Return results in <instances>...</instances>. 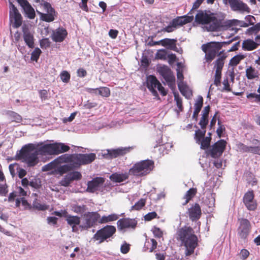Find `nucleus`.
<instances>
[{
  "mask_svg": "<svg viewBox=\"0 0 260 260\" xmlns=\"http://www.w3.org/2000/svg\"><path fill=\"white\" fill-rule=\"evenodd\" d=\"M161 46L167 47L168 49L174 51L179 52L176 46L177 39L166 38L160 40Z\"/></svg>",
  "mask_w": 260,
  "mask_h": 260,
  "instance_id": "27",
  "label": "nucleus"
},
{
  "mask_svg": "<svg viewBox=\"0 0 260 260\" xmlns=\"http://www.w3.org/2000/svg\"><path fill=\"white\" fill-rule=\"evenodd\" d=\"M197 192L196 188H190L185 193L183 199L184 201L182 203L183 206L187 205L189 202L196 196Z\"/></svg>",
  "mask_w": 260,
  "mask_h": 260,
  "instance_id": "33",
  "label": "nucleus"
},
{
  "mask_svg": "<svg viewBox=\"0 0 260 260\" xmlns=\"http://www.w3.org/2000/svg\"><path fill=\"white\" fill-rule=\"evenodd\" d=\"M50 46V42L48 38H45L40 41V46L41 48H48Z\"/></svg>",
  "mask_w": 260,
  "mask_h": 260,
  "instance_id": "64",
  "label": "nucleus"
},
{
  "mask_svg": "<svg viewBox=\"0 0 260 260\" xmlns=\"http://www.w3.org/2000/svg\"><path fill=\"white\" fill-rule=\"evenodd\" d=\"M119 218V215L116 214H111L108 216H103L99 221V223H105L111 221H113L117 220Z\"/></svg>",
  "mask_w": 260,
  "mask_h": 260,
  "instance_id": "38",
  "label": "nucleus"
},
{
  "mask_svg": "<svg viewBox=\"0 0 260 260\" xmlns=\"http://www.w3.org/2000/svg\"><path fill=\"white\" fill-rule=\"evenodd\" d=\"M225 16L223 14H221L220 21L221 24L219 25V29L222 28L224 29H228L233 26H237L239 25L240 21L236 19L225 20Z\"/></svg>",
  "mask_w": 260,
  "mask_h": 260,
  "instance_id": "25",
  "label": "nucleus"
},
{
  "mask_svg": "<svg viewBox=\"0 0 260 260\" xmlns=\"http://www.w3.org/2000/svg\"><path fill=\"white\" fill-rule=\"evenodd\" d=\"M187 213L191 221H194L199 220L202 215V210L200 205L198 203L192 205L188 209Z\"/></svg>",
  "mask_w": 260,
  "mask_h": 260,
  "instance_id": "20",
  "label": "nucleus"
},
{
  "mask_svg": "<svg viewBox=\"0 0 260 260\" xmlns=\"http://www.w3.org/2000/svg\"><path fill=\"white\" fill-rule=\"evenodd\" d=\"M157 214L155 212L148 213L144 216V219L146 221H150L156 217Z\"/></svg>",
  "mask_w": 260,
  "mask_h": 260,
  "instance_id": "62",
  "label": "nucleus"
},
{
  "mask_svg": "<svg viewBox=\"0 0 260 260\" xmlns=\"http://www.w3.org/2000/svg\"><path fill=\"white\" fill-rule=\"evenodd\" d=\"M39 153L37 151L32 153H27L26 151L20 152L19 157L22 161L26 163L28 167H32L37 165L39 162Z\"/></svg>",
  "mask_w": 260,
  "mask_h": 260,
  "instance_id": "12",
  "label": "nucleus"
},
{
  "mask_svg": "<svg viewBox=\"0 0 260 260\" xmlns=\"http://www.w3.org/2000/svg\"><path fill=\"white\" fill-rule=\"evenodd\" d=\"M178 89L181 93L187 99H189L192 95L191 90L188 86L183 82H179L178 84Z\"/></svg>",
  "mask_w": 260,
  "mask_h": 260,
  "instance_id": "30",
  "label": "nucleus"
},
{
  "mask_svg": "<svg viewBox=\"0 0 260 260\" xmlns=\"http://www.w3.org/2000/svg\"><path fill=\"white\" fill-rule=\"evenodd\" d=\"M83 217V223L80 227L84 230L92 228L101 219L100 214L98 212H88L84 214Z\"/></svg>",
  "mask_w": 260,
  "mask_h": 260,
  "instance_id": "8",
  "label": "nucleus"
},
{
  "mask_svg": "<svg viewBox=\"0 0 260 260\" xmlns=\"http://www.w3.org/2000/svg\"><path fill=\"white\" fill-rule=\"evenodd\" d=\"M203 105V98L202 96L198 97V100L194 104V110L200 111Z\"/></svg>",
  "mask_w": 260,
  "mask_h": 260,
  "instance_id": "55",
  "label": "nucleus"
},
{
  "mask_svg": "<svg viewBox=\"0 0 260 260\" xmlns=\"http://www.w3.org/2000/svg\"><path fill=\"white\" fill-rule=\"evenodd\" d=\"M154 167V161L150 159L141 160L135 164L129 170L130 175L141 177L149 174Z\"/></svg>",
  "mask_w": 260,
  "mask_h": 260,
  "instance_id": "3",
  "label": "nucleus"
},
{
  "mask_svg": "<svg viewBox=\"0 0 260 260\" xmlns=\"http://www.w3.org/2000/svg\"><path fill=\"white\" fill-rule=\"evenodd\" d=\"M246 77L248 80L257 79L259 77V73L257 70L252 66L248 67L245 71Z\"/></svg>",
  "mask_w": 260,
  "mask_h": 260,
  "instance_id": "32",
  "label": "nucleus"
},
{
  "mask_svg": "<svg viewBox=\"0 0 260 260\" xmlns=\"http://www.w3.org/2000/svg\"><path fill=\"white\" fill-rule=\"evenodd\" d=\"M22 32L25 43L29 48H33L34 47V38L33 35L31 34L28 28L25 26L22 27Z\"/></svg>",
  "mask_w": 260,
  "mask_h": 260,
  "instance_id": "24",
  "label": "nucleus"
},
{
  "mask_svg": "<svg viewBox=\"0 0 260 260\" xmlns=\"http://www.w3.org/2000/svg\"><path fill=\"white\" fill-rule=\"evenodd\" d=\"M174 100L176 103L177 107L178 108L177 112H182L183 111V106L182 104V99L180 96L179 93L176 92L173 93Z\"/></svg>",
  "mask_w": 260,
  "mask_h": 260,
  "instance_id": "43",
  "label": "nucleus"
},
{
  "mask_svg": "<svg viewBox=\"0 0 260 260\" xmlns=\"http://www.w3.org/2000/svg\"><path fill=\"white\" fill-rule=\"evenodd\" d=\"M55 155L68 151L70 148L69 146L62 143H54Z\"/></svg>",
  "mask_w": 260,
  "mask_h": 260,
  "instance_id": "34",
  "label": "nucleus"
},
{
  "mask_svg": "<svg viewBox=\"0 0 260 260\" xmlns=\"http://www.w3.org/2000/svg\"><path fill=\"white\" fill-rule=\"evenodd\" d=\"M105 181V178L103 177H97L93 178L92 180L88 182L87 191L90 193L94 192L103 185Z\"/></svg>",
  "mask_w": 260,
  "mask_h": 260,
  "instance_id": "17",
  "label": "nucleus"
},
{
  "mask_svg": "<svg viewBox=\"0 0 260 260\" xmlns=\"http://www.w3.org/2000/svg\"><path fill=\"white\" fill-rule=\"evenodd\" d=\"M10 11L9 19L10 22L11 23L13 28H19L22 23V17L19 13L17 8L13 4L12 2H10Z\"/></svg>",
  "mask_w": 260,
  "mask_h": 260,
  "instance_id": "9",
  "label": "nucleus"
},
{
  "mask_svg": "<svg viewBox=\"0 0 260 260\" xmlns=\"http://www.w3.org/2000/svg\"><path fill=\"white\" fill-rule=\"evenodd\" d=\"M76 165L80 166L89 164L93 162L96 158V155L94 153L76 154Z\"/></svg>",
  "mask_w": 260,
  "mask_h": 260,
  "instance_id": "15",
  "label": "nucleus"
},
{
  "mask_svg": "<svg viewBox=\"0 0 260 260\" xmlns=\"http://www.w3.org/2000/svg\"><path fill=\"white\" fill-rule=\"evenodd\" d=\"M58 165V164H57V162L55 159L52 161L50 162V163L45 165L43 167L42 170L44 171H50L52 169L56 168Z\"/></svg>",
  "mask_w": 260,
  "mask_h": 260,
  "instance_id": "46",
  "label": "nucleus"
},
{
  "mask_svg": "<svg viewBox=\"0 0 260 260\" xmlns=\"http://www.w3.org/2000/svg\"><path fill=\"white\" fill-rule=\"evenodd\" d=\"M249 252L246 249H243L240 252V257L242 260H245L249 255Z\"/></svg>",
  "mask_w": 260,
  "mask_h": 260,
  "instance_id": "63",
  "label": "nucleus"
},
{
  "mask_svg": "<svg viewBox=\"0 0 260 260\" xmlns=\"http://www.w3.org/2000/svg\"><path fill=\"white\" fill-rule=\"evenodd\" d=\"M138 224V221L134 218H123L117 222L118 230L125 231L127 230H135Z\"/></svg>",
  "mask_w": 260,
  "mask_h": 260,
  "instance_id": "13",
  "label": "nucleus"
},
{
  "mask_svg": "<svg viewBox=\"0 0 260 260\" xmlns=\"http://www.w3.org/2000/svg\"><path fill=\"white\" fill-rule=\"evenodd\" d=\"M206 132V130L204 129L203 131L198 129L196 131L194 138L197 144H199L201 142V140L205 137Z\"/></svg>",
  "mask_w": 260,
  "mask_h": 260,
  "instance_id": "44",
  "label": "nucleus"
},
{
  "mask_svg": "<svg viewBox=\"0 0 260 260\" xmlns=\"http://www.w3.org/2000/svg\"><path fill=\"white\" fill-rule=\"evenodd\" d=\"M176 238L180 242L181 246L185 247L186 256H190L194 253L198 245V238L191 227L184 226L178 229L176 233Z\"/></svg>",
  "mask_w": 260,
  "mask_h": 260,
  "instance_id": "1",
  "label": "nucleus"
},
{
  "mask_svg": "<svg viewBox=\"0 0 260 260\" xmlns=\"http://www.w3.org/2000/svg\"><path fill=\"white\" fill-rule=\"evenodd\" d=\"M193 20V15H184L182 16H178L173 19L172 21V24L175 26V27L182 26L186 24L191 22Z\"/></svg>",
  "mask_w": 260,
  "mask_h": 260,
  "instance_id": "22",
  "label": "nucleus"
},
{
  "mask_svg": "<svg viewBox=\"0 0 260 260\" xmlns=\"http://www.w3.org/2000/svg\"><path fill=\"white\" fill-rule=\"evenodd\" d=\"M129 175L128 172L124 173H114L110 176V179L113 182L120 183L127 180Z\"/></svg>",
  "mask_w": 260,
  "mask_h": 260,
  "instance_id": "28",
  "label": "nucleus"
},
{
  "mask_svg": "<svg viewBox=\"0 0 260 260\" xmlns=\"http://www.w3.org/2000/svg\"><path fill=\"white\" fill-rule=\"evenodd\" d=\"M238 220L239 222L237 229L238 235L241 239L245 241L250 232V222L248 219L244 218H238Z\"/></svg>",
  "mask_w": 260,
  "mask_h": 260,
  "instance_id": "11",
  "label": "nucleus"
},
{
  "mask_svg": "<svg viewBox=\"0 0 260 260\" xmlns=\"http://www.w3.org/2000/svg\"><path fill=\"white\" fill-rule=\"evenodd\" d=\"M208 123V117L202 116L200 121L199 122V124L200 125L202 129H204L206 128L207 125Z\"/></svg>",
  "mask_w": 260,
  "mask_h": 260,
  "instance_id": "58",
  "label": "nucleus"
},
{
  "mask_svg": "<svg viewBox=\"0 0 260 260\" xmlns=\"http://www.w3.org/2000/svg\"><path fill=\"white\" fill-rule=\"evenodd\" d=\"M258 46H259V43L250 39L244 40L242 44V49L247 51L254 50L256 49Z\"/></svg>",
  "mask_w": 260,
  "mask_h": 260,
  "instance_id": "26",
  "label": "nucleus"
},
{
  "mask_svg": "<svg viewBox=\"0 0 260 260\" xmlns=\"http://www.w3.org/2000/svg\"><path fill=\"white\" fill-rule=\"evenodd\" d=\"M68 35L67 31L63 27H59L53 31L51 38L55 42H61Z\"/></svg>",
  "mask_w": 260,
  "mask_h": 260,
  "instance_id": "23",
  "label": "nucleus"
},
{
  "mask_svg": "<svg viewBox=\"0 0 260 260\" xmlns=\"http://www.w3.org/2000/svg\"><path fill=\"white\" fill-rule=\"evenodd\" d=\"M151 231L154 236L156 238H160L163 236L162 231L160 230V228L157 226H153Z\"/></svg>",
  "mask_w": 260,
  "mask_h": 260,
  "instance_id": "56",
  "label": "nucleus"
},
{
  "mask_svg": "<svg viewBox=\"0 0 260 260\" xmlns=\"http://www.w3.org/2000/svg\"><path fill=\"white\" fill-rule=\"evenodd\" d=\"M222 84L224 85L223 89L221 90V91H225L226 92H230L232 91V89L230 87V84L229 83V79L228 77L224 79Z\"/></svg>",
  "mask_w": 260,
  "mask_h": 260,
  "instance_id": "59",
  "label": "nucleus"
},
{
  "mask_svg": "<svg viewBox=\"0 0 260 260\" xmlns=\"http://www.w3.org/2000/svg\"><path fill=\"white\" fill-rule=\"evenodd\" d=\"M42 53L41 50L39 48H36L31 54L30 59L32 61H37Z\"/></svg>",
  "mask_w": 260,
  "mask_h": 260,
  "instance_id": "48",
  "label": "nucleus"
},
{
  "mask_svg": "<svg viewBox=\"0 0 260 260\" xmlns=\"http://www.w3.org/2000/svg\"><path fill=\"white\" fill-rule=\"evenodd\" d=\"M41 144H39V143L37 144H32L30 143L27 145H26L24 147H23L20 152H24L26 151L27 153H32L31 151L34 150L38 151L39 146H40Z\"/></svg>",
  "mask_w": 260,
  "mask_h": 260,
  "instance_id": "39",
  "label": "nucleus"
},
{
  "mask_svg": "<svg viewBox=\"0 0 260 260\" xmlns=\"http://www.w3.org/2000/svg\"><path fill=\"white\" fill-rule=\"evenodd\" d=\"M211 141V137L210 136H207L201 140V142L199 144H200V148L202 150H207L210 148V143Z\"/></svg>",
  "mask_w": 260,
  "mask_h": 260,
  "instance_id": "41",
  "label": "nucleus"
},
{
  "mask_svg": "<svg viewBox=\"0 0 260 260\" xmlns=\"http://www.w3.org/2000/svg\"><path fill=\"white\" fill-rule=\"evenodd\" d=\"M6 115L11 122L20 123L22 121L21 116L14 111H8L6 112Z\"/></svg>",
  "mask_w": 260,
  "mask_h": 260,
  "instance_id": "37",
  "label": "nucleus"
},
{
  "mask_svg": "<svg viewBox=\"0 0 260 260\" xmlns=\"http://www.w3.org/2000/svg\"><path fill=\"white\" fill-rule=\"evenodd\" d=\"M226 142L220 139L213 144L207 151V154L214 158L220 157L225 149Z\"/></svg>",
  "mask_w": 260,
  "mask_h": 260,
  "instance_id": "7",
  "label": "nucleus"
},
{
  "mask_svg": "<svg viewBox=\"0 0 260 260\" xmlns=\"http://www.w3.org/2000/svg\"><path fill=\"white\" fill-rule=\"evenodd\" d=\"M22 8L26 16L29 19H34L36 16L34 9L27 0H16Z\"/></svg>",
  "mask_w": 260,
  "mask_h": 260,
  "instance_id": "18",
  "label": "nucleus"
},
{
  "mask_svg": "<svg viewBox=\"0 0 260 260\" xmlns=\"http://www.w3.org/2000/svg\"><path fill=\"white\" fill-rule=\"evenodd\" d=\"M218 127L216 130L217 134L219 138H220L222 136V134L225 131V127L223 125L221 124V122L219 120L218 121Z\"/></svg>",
  "mask_w": 260,
  "mask_h": 260,
  "instance_id": "61",
  "label": "nucleus"
},
{
  "mask_svg": "<svg viewBox=\"0 0 260 260\" xmlns=\"http://www.w3.org/2000/svg\"><path fill=\"white\" fill-rule=\"evenodd\" d=\"M85 210V205H74L73 206V211L76 213H81Z\"/></svg>",
  "mask_w": 260,
  "mask_h": 260,
  "instance_id": "60",
  "label": "nucleus"
},
{
  "mask_svg": "<svg viewBox=\"0 0 260 260\" xmlns=\"http://www.w3.org/2000/svg\"><path fill=\"white\" fill-rule=\"evenodd\" d=\"M73 169H74V167L72 165H64L57 167L56 172L57 173H58L60 175H62L63 174H65V173L73 170Z\"/></svg>",
  "mask_w": 260,
  "mask_h": 260,
  "instance_id": "40",
  "label": "nucleus"
},
{
  "mask_svg": "<svg viewBox=\"0 0 260 260\" xmlns=\"http://www.w3.org/2000/svg\"><path fill=\"white\" fill-rule=\"evenodd\" d=\"M157 242L154 239H150L147 240L144 245L145 251L148 250L150 252L153 251L157 247Z\"/></svg>",
  "mask_w": 260,
  "mask_h": 260,
  "instance_id": "36",
  "label": "nucleus"
},
{
  "mask_svg": "<svg viewBox=\"0 0 260 260\" xmlns=\"http://www.w3.org/2000/svg\"><path fill=\"white\" fill-rule=\"evenodd\" d=\"M223 51H220L218 54L219 57L215 61L214 68H215V73L214 79V84L216 86H219L221 84V71L223 69L224 60L227 56L223 54Z\"/></svg>",
  "mask_w": 260,
  "mask_h": 260,
  "instance_id": "5",
  "label": "nucleus"
},
{
  "mask_svg": "<svg viewBox=\"0 0 260 260\" xmlns=\"http://www.w3.org/2000/svg\"><path fill=\"white\" fill-rule=\"evenodd\" d=\"M33 207L39 211H44L48 209V206L45 204H42L37 200L34 201L32 203Z\"/></svg>",
  "mask_w": 260,
  "mask_h": 260,
  "instance_id": "47",
  "label": "nucleus"
},
{
  "mask_svg": "<svg viewBox=\"0 0 260 260\" xmlns=\"http://www.w3.org/2000/svg\"><path fill=\"white\" fill-rule=\"evenodd\" d=\"M147 87L148 89L155 88L160 82L155 76L150 75L147 79Z\"/></svg>",
  "mask_w": 260,
  "mask_h": 260,
  "instance_id": "35",
  "label": "nucleus"
},
{
  "mask_svg": "<svg viewBox=\"0 0 260 260\" xmlns=\"http://www.w3.org/2000/svg\"><path fill=\"white\" fill-rule=\"evenodd\" d=\"M157 59L165 60L167 58V51L165 49H160L157 51L155 55Z\"/></svg>",
  "mask_w": 260,
  "mask_h": 260,
  "instance_id": "52",
  "label": "nucleus"
},
{
  "mask_svg": "<svg viewBox=\"0 0 260 260\" xmlns=\"http://www.w3.org/2000/svg\"><path fill=\"white\" fill-rule=\"evenodd\" d=\"M146 204V200L144 199H141L139 201L135 203L134 205L132 207V210H139L141 209Z\"/></svg>",
  "mask_w": 260,
  "mask_h": 260,
  "instance_id": "45",
  "label": "nucleus"
},
{
  "mask_svg": "<svg viewBox=\"0 0 260 260\" xmlns=\"http://www.w3.org/2000/svg\"><path fill=\"white\" fill-rule=\"evenodd\" d=\"M260 31V23H256L255 25L252 27H249L247 29V33L249 35H252L253 34H257Z\"/></svg>",
  "mask_w": 260,
  "mask_h": 260,
  "instance_id": "49",
  "label": "nucleus"
},
{
  "mask_svg": "<svg viewBox=\"0 0 260 260\" xmlns=\"http://www.w3.org/2000/svg\"><path fill=\"white\" fill-rule=\"evenodd\" d=\"M131 245L127 243L126 241H124L120 247V252L122 254H127L130 250Z\"/></svg>",
  "mask_w": 260,
  "mask_h": 260,
  "instance_id": "54",
  "label": "nucleus"
},
{
  "mask_svg": "<svg viewBox=\"0 0 260 260\" xmlns=\"http://www.w3.org/2000/svg\"><path fill=\"white\" fill-rule=\"evenodd\" d=\"M221 14L214 13L209 10H199L195 16V21L199 24H210L209 30L216 31L219 29Z\"/></svg>",
  "mask_w": 260,
  "mask_h": 260,
  "instance_id": "2",
  "label": "nucleus"
},
{
  "mask_svg": "<svg viewBox=\"0 0 260 260\" xmlns=\"http://www.w3.org/2000/svg\"><path fill=\"white\" fill-rule=\"evenodd\" d=\"M76 154H64L59 156L56 159L57 164L73 162L76 165Z\"/></svg>",
  "mask_w": 260,
  "mask_h": 260,
  "instance_id": "29",
  "label": "nucleus"
},
{
  "mask_svg": "<svg viewBox=\"0 0 260 260\" xmlns=\"http://www.w3.org/2000/svg\"><path fill=\"white\" fill-rule=\"evenodd\" d=\"M243 58V57L241 55H236L231 58L229 64L231 66H236Z\"/></svg>",
  "mask_w": 260,
  "mask_h": 260,
  "instance_id": "51",
  "label": "nucleus"
},
{
  "mask_svg": "<svg viewBox=\"0 0 260 260\" xmlns=\"http://www.w3.org/2000/svg\"><path fill=\"white\" fill-rule=\"evenodd\" d=\"M72 182V181L70 177L69 176V175L67 174L60 181V184L61 186L67 187V186H69Z\"/></svg>",
  "mask_w": 260,
  "mask_h": 260,
  "instance_id": "57",
  "label": "nucleus"
},
{
  "mask_svg": "<svg viewBox=\"0 0 260 260\" xmlns=\"http://www.w3.org/2000/svg\"><path fill=\"white\" fill-rule=\"evenodd\" d=\"M39 144H41V145L39 146L38 151H37L39 154L41 155H55L54 143L44 144L43 142H40Z\"/></svg>",
  "mask_w": 260,
  "mask_h": 260,
  "instance_id": "19",
  "label": "nucleus"
},
{
  "mask_svg": "<svg viewBox=\"0 0 260 260\" xmlns=\"http://www.w3.org/2000/svg\"><path fill=\"white\" fill-rule=\"evenodd\" d=\"M243 202L247 210L254 211L257 208V202L254 200V193L253 190H248L243 196Z\"/></svg>",
  "mask_w": 260,
  "mask_h": 260,
  "instance_id": "14",
  "label": "nucleus"
},
{
  "mask_svg": "<svg viewBox=\"0 0 260 260\" xmlns=\"http://www.w3.org/2000/svg\"><path fill=\"white\" fill-rule=\"evenodd\" d=\"M107 153L104 155L106 158L113 159L125 155L129 151L127 148H119L116 149L107 150Z\"/></svg>",
  "mask_w": 260,
  "mask_h": 260,
  "instance_id": "21",
  "label": "nucleus"
},
{
  "mask_svg": "<svg viewBox=\"0 0 260 260\" xmlns=\"http://www.w3.org/2000/svg\"><path fill=\"white\" fill-rule=\"evenodd\" d=\"M116 231V229L114 226L107 225L98 230L94 235L93 239L99 241V243H101L108 238L111 237L115 233Z\"/></svg>",
  "mask_w": 260,
  "mask_h": 260,
  "instance_id": "6",
  "label": "nucleus"
},
{
  "mask_svg": "<svg viewBox=\"0 0 260 260\" xmlns=\"http://www.w3.org/2000/svg\"><path fill=\"white\" fill-rule=\"evenodd\" d=\"M41 5L43 7L47 13H40L41 18L43 21L50 22L54 20L57 13L51 5L44 0H41Z\"/></svg>",
  "mask_w": 260,
  "mask_h": 260,
  "instance_id": "10",
  "label": "nucleus"
},
{
  "mask_svg": "<svg viewBox=\"0 0 260 260\" xmlns=\"http://www.w3.org/2000/svg\"><path fill=\"white\" fill-rule=\"evenodd\" d=\"M88 91L90 93H94L103 97H109L110 95V89L107 87H101L95 89L89 88Z\"/></svg>",
  "mask_w": 260,
  "mask_h": 260,
  "instance_id": "31",
  "label": "nucleus"
},
{
  "mask_svg": "<svg viewBox=\"0 0 260 260\" xmlns=\"http://www.w3.org/2000/svg\"><path fill=\"white\" fill-rule=\"evenodd\" d=\"M60 77L63 82L67 83L70 81L71 75L68 71H63L61 72Z\"/></svg>",
  "mask_w": 260,
  "mask_h": 260,
  "instance_id": "50",
  "label": "nucleus"
},
{
  "mask_svg": "<svg viewBox=\"0 0 260 260\" xmlns=\"http://www.w3.org/2000/svg\"><path fill=\"white\" fill-rule=\"evenodd\" d=\"M67 223L71 225H79L80 223V218L78 216L70 215L66 219Z\"/></svg>",
  "mask_w": 260,
  "mask_h": 260,
  "instance_id": "42",
  "label": "nucleus"
},
{
  "mask_svg": "<svg viewBox=\"0 0 260 260\" xmlns=\"http://www.w3.org/2000/svg\"><path fill=\"white\" fill-rule=\"evenodd\" d=\"M68 174L70 177L72 181L80 180L82 178V175L79 172L75 171Z\"/></svg>",
  "mask_w": 260,
  "mask_h": 260,
  "instance_id": "53",
  "label": "nucleus"
},
{
  "mask_svg": "<svg viewBox=\"0 0 260 260\" xmlns=\"http://www.w3.org/2000/svg\"><path fill=\"white\" fill-rule=\"evenodd\" d=\"M228 42H210L202 45V50L206 53L205 59L207 62H211L214 59L217 53L222 48L223 44H229Z\"/></svg>",
  "mask_w": 260,
  "mask_h": 260,
  "instance_id": "4",
  "label": "nucleus"
},
{
  "mask_svg": "<svg viewBox=\"0 0 260 260\" xmlns=\"http://www.w3.org/2000/svg\"><path fill=\"white\" fill-rule=\"evenodd\" d=\"M157 71L168 83L175 81V78L171 70L167 66L163 65L157 67Z\"/></svg>",
  "mask_w": 260,
  "mask_h": 260,
  "instance_id": "16",
  "label": "nucleus"
}]
</instances>
